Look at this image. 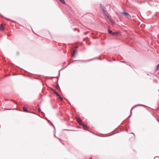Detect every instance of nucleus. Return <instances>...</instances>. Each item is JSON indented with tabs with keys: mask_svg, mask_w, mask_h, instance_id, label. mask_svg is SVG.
<instances>
[{
	"mask_svg": "<svg viewBox=\"0 0 159 159\" xmlns=\"http://www.w3.org/2000/svg\"><path fill=\"white\" fill-rule=\"evenodd\" d=\"M89 159H92V158H90Z\"/></svg>",
	"mask_w": 159,
	"mask_h": 159,
	"instance_id": "obj_13",
	"label": "nucleus"
},
{
	"mask_svg": "<svg viewBox=\"0 0 159 159\" xmlns=\"http://www.w3.org/2000/svg\"><path fill=\"white\" fill-rule=\"evenodd\" d=\"M60 98H61V99H62V98H61V97H60Z\"/></svg>",
	"mask_w": 159,
	"mask_h": 159,
	"instance_id": "obj_15",
	"label": "nucleus"
},
{
	"mask_svg": "<svg viewBox=\"0 0 159 159\" xmlns=\"http://www.w3.org/2000/svg\"><path fill=\"white\" fill-rule=\"evenodd\" d=\"M100 9H101L103 13V16H104L105 18L108 21L110 22H111L112 20L111 18H110L109 16L107 11L104 9L103 6L102 5L100 4Z\"/></svg>",
	"mask_w": 159,
	"mask_h": 159,
	"instance_id": "obj_1",
	"label": "nucleus"
},
{
	"mask_svg": "<svg viewBox=\"0 0 159 159\" xmlns=\"http://www.w3.org/2000/svg\"><path fill=\"white\" fill-rule=\"evenodd\" d=\"M159 69V64L156 67V70H158Z\"/></svg>",
	"mask_w": 159,
	"mask_h": 159,
	"instance_id": "obj_10",
	"label": "nucleus"
},
{
	"mask_svg": "<svg viewBox=\"0 0 159 159\" xmlns=\"http://www.w3.org/2000/svg\"><path fill=\"white\" fill-rule=\"evenodd\" d=\"M76 121L79 123V124L82 125L84 127H86V129L87 128V126L85 125L82 120L80 118H76Z\"/></svg>",
	"mask_w": 159,
	"mask_h": 159,
	"instance_id": "obj_2",
	"label": "nucleus"
},
{
	"mask_svg": "<svg viewBox=\"0 0 159 159\" xmlns=\"http://www.w3.org/2000/svg\"><path fill=\"white\" fill-rule=\"evenodd\" d=\"M23 110L25 111H28L26 109V108L25 107H23Z\"/></svg>",
	"mask_w": 159,
	"mask_h": 159,
	"instance_id": "obj_8",
	"label": "nucleus"
},
{
	"mask_svg": "<svg viewBox=\"0 0 159 159\" xmlns=\"http://www.w3.org/2000/svg\"><path fill=\"white\" fill-rule=\"evenodd\" d=\"M157 158H158V157H155V159H156Z\"/></svg>",
	"mask_w": 159,
	"mask_h": 159,
	"instance_id": "obj_11",
	"label": "nucleus"
},
{
	"mask_svg": "<svg viewBox=\"0 0 159 159\" xmlns=\"http://www.w3.org/2000/svg\"><path fill=\"white\" fill-rule=\"evenodd\" d=\"M60 98H61V99H62V98H61V97H60Z\"/></svg>",
	"mask_w": 159,
	"mask_h": 159,
	"instance_id": "obj_14",
	"label": "nucleus"
},
{
	"mask_svg": "<svg viewBox=\"0 0 159 159\" xmlns=\"http://www.w3.org/2000/svg\"><path fill=\"white\" fill-rule=\"evenodd\" d=\"M118 32H113L112 35H116L118 34Z\"/></svg>",
	"mask_w": 159,
	"mask_h": 159,
	"instance_id": "obj_6",
	"label": "nucleus"
},
{
	"mask_svg": "<svg viewBox=\"0 0 159 159\" xmlns=\"http://www.w3.org/2000/svg\"><path fill=\"white\" fill-rule=\"evenodd\" d=\"M77 51H75V52H74L75 53H77Z\"/></svg>",
	"mask_w": 159,
	"mask_h": 159,
	"instance_id": "obj_12",
	"label": "nucleus"
},
{
	"mask_svg": "<svg viewBox=\"0 0 159 159\" xmlns=\"http://www.w3.org/2000/svg\"><path fill=\"white\" fill-rule=\"evenodd\" d=\"M108 33L109 34L112 35L113 32L112 31L109 30Z\"/></svg>",
	"mask_w": 159,
	"mask_h": 159,
	"instance_id": "obj_9",
	"label": "nucleus"
},
{
	"mask_svg": "<svg viewBox=\"0 0 159 159\" xmlns=\"http://www.w3.org/2000/svg\"><path fill=\"white\" fill-rule=\"evenodd\" d=\"M123 14L127 18H129L130 17V15L127 12H123Z\"/></svg>",
	"mask_w": 159,
	"mask_h": 159,
	"instance_id": "obj_3",
	"label": "nucleus"
},
{
	"mask_svg": "<svg viewBox=\"0 0 159 159\" xmlns=\"http://www.w3.org/2000/svg\"><path fill=\"white\" fill-rule=\"evenodd\" d=\"M60 2L64 4H65V2L64 0H59Z\"/></svg>",
	"mask_w": 159,
	"mask_h": 159,
	"instance_id": "obj_7",
	"label": "nucleus"
},
{
	"mask_svg": "<svg viewBox=\"0 0 159 159\" xmlns=\"http://www.w3.org/2000/svg\"><path fill=\"white\" fill-rule=\"evenodd\" d=\"M54 92L57 96L59 97H61L60 96L59 94L56 91H54Z\"/></svg>",
	"mask_w": 159,
	"mask_h": 159,
	"instance_id": "obj_5",
	"label": "nucleus"
},
{
	"mask_svg": "<svg viewBox=\"0 0 159 159\" xmlns=\"http://www.w3.org/2000/svg\"><path fill=\"white\" fill-rule=\"evenodd\" d=\"M4 27L3 25L2 24H1L0 25V30H4Z\"/></svg>",
	"mask_w": 159,
	"mask_h": 159,
	"instance_id": "obj_4",
	"label": "nucleus"
}]
</instances>
